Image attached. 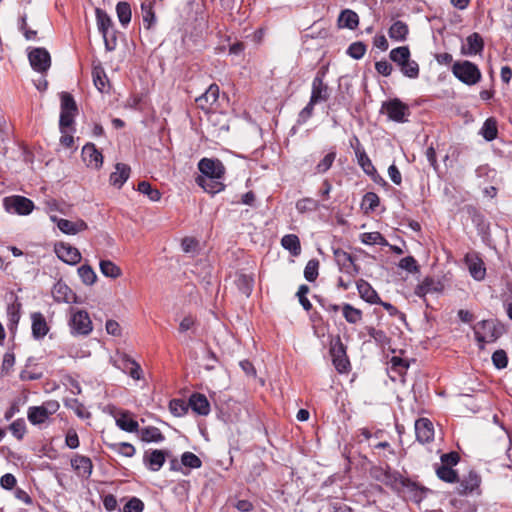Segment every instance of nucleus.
Masks as SVG:
<instances>
[{"instance_id":"30","label":"nucleus","mask_w":512,"mask_h":512,"mask_svg":"<svg viewBox=\"0 0 512 512\" xmlns=\"http://www.w3.org/2000/svg\"><path fill=\"white\" fill-rule=\"evenodd\" d=\"M359 25V16L358 14L351 9H344L341 11L338 17V26L340 28H347L350 30H354Z\"/></svg>"},{"instance_id":"6","label":"nucleus","mask_w":512,"mask_h":512,"mask_svg":"<svg viewBox=\"0 0 512 512\" xmlns=\"http://www.w3.org/2000/svg\"><path fill=\"white\" fill-rule=\"evenodd\" d=\"M3 205L7 212L18 215H28L34 209L33 201L20 195L5 197L3 199Z\"/></svg>"},{"instance_id":"17","label":"nucleus","mask_w":512,"mask_h":512,"mask_svg":"<svg viewBox=\"0 0 512 512\" xmlns=\"http://www.w3.org/2000/svg\"><path fill=\"white\" fill-rule=\"evenodd\" d=\"M470 275L477 281L483 280L486 275V268L482 259L475 253L467 254L464 258Z\"/></svg>"},{"instance_id":"18","label":"nucleus","mask_w":512,"mask_h":512,"mask_svg":"<svg viewBox=\"0 0 512 512\" xmlns=\"http://www.w3.org/2000/svg\"><path fill=\"white\" fill-rule=\"evenodd\" d=\"M31 322L32 337L35 340L43 339L50 330L44 315L41 312L32 313Z\"/></svg>"},{"instance_id":"42","label":"nucleus","mask_w":512,"mask_h":512,"mask_svg":"<svg viewBox=\"0 0 512 512\" xmlns=\"http://www.w3.org/2000/svg\"><path fill=\"white\" fill-rule=\"evenodd\" d=\"M411 57L410 49L408 46H400L394 48L389 53V58L399 67L403 66L405 62Z\"/></svg>"},{"instance_id":"50","label":"nucleus","mask_w":512,"mask_h":512,"mask_svg":"<svg viewBox=\"0 0 512 512\" xmlns=\"http://www.w3.org/2000/svg\"><path fill=\"white\" fill-rule=\"evenodd\" d=\"M78 275L81 281L88 286L93 285L97 280L95 271L88 264H83L78 268Z\"/></svg>"},{"instance_id":"15","label":"nucleus","mask_w":512,"mask_h":512,"mask_svg":"<svg viewBox=\"0 0 512 512\" xmlns=\"http://www.w3.org/2000/svg\"><path fill=\"white\" fill-rule=\"evenodd\" d=\"M52 296L58 303H79L78 297L62 280L57 281L52 288Z\"/></svg>"},{"instance_id":"22","label":"nucleus","mask_w":512,"mask_h":512,"mask_svg":"<svg viewBox=\"0 0 512 512\" xmlns=\"http://www.w3.org/2000/svg\"><path fill=\"white\" fill-rule=\"evenodd\" d=\"M484 49V41L482 36L474 32L466 38V44L462 45L461 53L463 55L472 56L480 54Z\"/></svg>"},{"instance_id":"59","label":"nucleus","mask_w":512,"mask_h":512,"mask_svg":"<svg viewBox=\"0 0 512 512\" xmlns=\"http://www.w3.org/2000/svg\"><path fill=\"white\" fill-rule=\"evenodd\" d=\"M319 261L311 259L307 262L304 269V277L308 282H314L319 275Z\"/></svg>"},{"instance_id":"40","label":"nucleus","mask_w":512,"mask_h":512,"mask_svg":"<svg viewBox=\"0 0 512 512\" xmlns=\"http://www.w3.org/2000/svg\"><path fill=\"white\" fill-rule=\"evenodd\" d=\"M480 134L488 142L495 140L498 136V128H497L496 119L493 117L486 119L485 122L483 123L481 130H480Z\"/></svg>"},{"instance_id":"57","label":"nucleus","mask_w":512,"mask_h":512,"mask_svg":"<svg viewBox=\"0 0 512 512\" xmlns=\"http://www.w3.org/2000/svg\"><path fill=\"white\" fill-rule=\"evenodd\" d=\"M77 114H74V113H67V112H64V113H61L60 112V119H59V130L60 132H65V131H75V128H74V122H75V116Z\"/></svg>"},{"instance_id":"13","label":"nucleus","mask_w":512,"mask_h":512,"mask_svg":"<svg viewBox=\"0 0 512 512\" xmlns=\"http://www.w3.org/2000/svg\"><path fill=\"white\" fill-rule=\"evenodd\" d=\"M457 482L456 491L459 495H468L474 492L480 494L481 477L476 471H469L467 475Z\"/></svg>"},{"instance_id":"25","label":"nucleus","mask_w":512,"mask_h":512,"mask_svg":"<svg viewBox=\"0 0 512 512\" xmlns=\"http://www.w3.org/2000/svg\"><path fill=\"white\" fill-rule=\"evenodd\" d=\"M189 407L198 415L206 416L210 413V403L201 393H193L189 398Z\"/></svg>"},{"instance_id":"26","label":"nucleus","mask_w":512,"mask_h":512,"mask_svg":"<svg viewBox=\"0 0 512 512\" xmlns=\"http://www.w3.org/2000/svg\"><path fill=\"white\" fill-rule=\"evenodd\" d=\"M356 286L359 296L367 303L376 304L381 302V298L369 282L360 279L356 282Z\"/></svg>"},{"instance_id":"2","label":"nucleus","mask_w":512,"mask_h":512,"mask_svg":"<svg viewBox=\"0 0 512 512\" xmlns=\"http://www.w3.org/2000/svg\"><path fill=\"white\" fill-rule=\"evenodd\" d=\"M369 474L374 480L383 483L394 492H401V485L403 484L405 477H403L398 471L392 470L388 464L385 466H371Z\"/></svg>"},{"instance_id":"44","label":"nucleus","mask_w":512,"mask_h":512,"mask_svg":"<svg viewBox=\"0 0 512 512\" xmlns=\"http://www.w3.org/2000/svg\"><path fill=\"white\" fill-rule=\"evenodd\" d=\"M116 13L120 24L123 27H127L131 22L132 12L131 6L126 1H120L116 5Z\"/></svg>"},{"instance_id":"16","label":"nucleus","mask_w":512,"mask_h":512,"mask_svg":"<svg viewBox=\"0 0 512 512\" xmlns=\"http://www.w3.org/2000/svg\"><path fill=\"white\" fill-rule=\"evenodd\" d=\"M415 434L420 443H429L434 438L433 423L428 418H419L415 421Z\"/></svg>"},{"instance_id":"51","label":"nucleus","mask_w":512,"mask_h":512,"mask_svg":"<svg viewBox=\"0 0 512 512\" xmlns=\"http://www.w3.org/2000/svg\"><path fill=\"white\" fill-rule=\"evenodd\" d=\"M101 273L112 279H116L121 275V269L110 260H101L99 263Z\"/></svg>"},{"instance_id":"41","label":"nucleus","mask_w":512,"mask_h":512,"mask_svg":"<svg viewBox=\"0 0 512 512\" xmlns=\"http://www.w3.org/2000/svg\"><path fill=\"white\" fill-rule=\"evenodd\" d=\"M64 406L70 410H73L74 413L80 419H89L91 417V413L87 411L84 404L81 403L77 398H67L64 400Z\"/></svg>"},{"instance_id":"36","label":"nucleus","mask_w":512,"mask_h":512,"mask_svg":"<svg viewBox=\"0 0 512 512\" xmlns=\"http://www.w3.org/2000/svg\"><path fill=\"white\" fill-rule=\"evenodd\" d=\"M409 33L408 25L401 21H395L389 28V37L395 41H405Z\"/></svg>"},{"instance_id":"60","label":"nucleus","mask_w":512,"mask_h":512,"mask_svg":"<svg viewBox=\"0 0 512 512\" xmlns=\"http://www.w3.org/2000/svg\"><path fill=\"white\" fill-rule=\"evenodd\" d=\"M319 208V203L313 198H302L297 201L296 209L299 213H305L308 211H316Z\"/></svg>"},{"instance_id":"64","label":"nucleus","mask_w":512,"mask_h":512,"mask_svg":"<svg viewBox=\"0 0 512 512\" xmlns=\"http://www.w3.org/2000/svg\"><path fill=\"white\" fill-rule=\"evenodd\" d=\"M144 502L138 497H131L122 508V512H142Z\"/></svg>"},{"instance_id":"61","label":"nucleus","mask_w":512,"mask_h":512,"mask_svg":"<svg viewBox=\"0 0 512 512\" xmlns=\"http://www.w3.org/2000/svg\"><path fill=\"white\" fill-rule=\"evenodd\" d=\"M181 463L185 467L191 468V469H198L202 466L201 459L192 452H184L181 455Z\"/></svg>"},{"instance_id":"7","label":"nucleus","mask_w":512,"mask_h":512,"mask_svg":"<svg viewBox=\"0 0 512 512\" xmlns=\"http://www.w3.org/2000/svg\"><path fill=\"white\" fill-rule=\"evenodd\" d=\"M325 76L326 70L321 68L318 70L312 81L311 96L309 99L312 103L318 104L326 102L330 97V88L326 83H324Z\"/></svg>"},{"instance_id":"19","label":"nucleus","mask_w":512,"mask_h":512,"mask_svg":"<svg viewBox=\"0 0 512 512\" xmlns=\"http://www.w3.org/2000/svg\"><path fill=\"white\" fill-rule=\"evenodd\" d=\"M71 466L79 477L88 479L93 471L92 460L84 455H75L71 459Z\"/></svg>"},{"instance_id":"49","label":"nucleus","mask_w":512,"mask_h":512,"mask_svg":"<svg viewBox=\"0 0 512 512\" xmlns=\"http://www.w3.org/2000/svg\"><path fill=\"white\" fill-rule=\"evenodd\" d=\"M60 112L61 113L67 112V113L78 114V107H77V104L75 102V99L68 92H62L61 93Z\"/></svg>"},{"instance_id":"46","label":"nucleus","mask_w":512,"mask_h":512,"mask_svg":"<svg viewBox=\"0 0 512 512\" xmlns=\"http://www.w3.org/2000/svg\"><path fill=\"white\" fill-rule=\"evenodd\" d=\"M105 444L110 450H112L124 457H133L136 453L135 447L131 443H128V442L105 443Z\"/></svg>"},{"instance_id":"12","label":"nucleus","mask_w":512,"mask_h":512,"mask_svg":"<svg viewBox=\"0 0 512 512\" xmlns=\"http://www.w3.org/2000/svg\"><path fill=\"white\" fill-rule=\"evenodd\" d=\"M333 365L339 373H346L350 368V362L346 354V347L338 337L335 344L330 348Z\"/></svg>"},{"instance_id":"20","label":"nucleus","mask_w":512,"mask_h":512,"mask_svg":"<svg viewBox=\"0 0 512 512\" xmlns=\"http://www.w3.org/2000/svg\"><path fill=\"white\" fill-rule=\"evenodd\" d=\"M167 453L163 450L154 449L146 451L143 457L144 465L151 471H159L166 461Z\"/></svg>"},{"instance_id":"53","label":"nucleus","mask_w":512,"mask_h":512,"mask_svg":"<svg viewBox=\"0 0 512 512\" xmlns=\"http://www.w3.org/2000/svg\"><path fill=\"white\" fill-rule=\"evenodd\" d=\"M137 190L146 195L151 201L157 202L161 199V193L158 189H155L147 181H141L138 183Z\"/></svg>"},{"instance_id":"48","label":"nucleus","mask_w":512,"mask_h":512,"mask_svg":"<svg viewBox=\"0 0 512 512\" xmlns=\"http://www.w3.org/2000/svg\"><path fill=\"white\" fill-rule=\"evenodd\" d=\"M342 312L345 320L348 323L356 324L362 319V311L353 307L349 303H345L342 306Z\"/></svg>"},{"instance_id":"52","label":"nucleus","mask_w":512,"mask_h":512,"mask_svg":"<svg viewBox=\"0 0 512 512\" xmlns=\"http://www.w3.org/2000/svg\"><path fill=\"white\" fill-rule=\"evenodd\" d=\"M436 474L444 482L455 483L458 481L457 472L447 465H441L436 469Z\"/></svg>"},{"instance_id":"4","label":"nucleus","mask_w":512,"mask_h":512,"mask_svg":"<svg viewBox=\"0 0 512 512\" xmlns=\"http://www.w3.org/2000/svg\"><path fill=\"white\" fill-rule=\"evenodd\" d=\"M380 112L385 113L389 120L396 123L407 122L411 114L409 106L399 98L384 101L381 105Z\"/></svg>"},{"instance_id":"8","label":"nucleus","mask_w":512,"mask_h":512,"mask_svg":"<svg viewBox=\"0 0 512 512\" xmlns=\"http://www.w3.org/2000/svg\"><path fill=\"white\" fill-rule=\"evenodd\" d=\"M333 255L339 270L349 278H354L359 274L360 267L355 263V258L350 253L341 248H335L333 249Z\"/></svg>"},{"instance_id":"38","label":"nucleus","mask_w":512,"mask_h":512,"mask_svg":"<svg viewBox=\"0 0 512 512\" xmlns=\"http://www.w3.org/2000/svg\"><path fill=\"white\" fill-rule=\"evenodd\" d=\"M116 425L121 430L129 433L137 432L139 428L138 422L130 417V413L128 411H124L120 414L116 419Z\"/></svg>"},{"instance_id":"23","label":"nucleus","mask_w":512,"mask_h":512,"mask_svg":"<svg viewBox=\"0 0 512 512\" xmlns=\"http://www.w3.org/2000/svg\"><path fill=\"white\" fill-rule=\"evenodd\" d=\"M121 370L128 374L134 380L143 379V370L138 362L132 359L129 355L124 354L121 357Z\"/></svg>"},{"instance_id":"31","label":"nucleus","mask_w":512,"mask_h":512,"mask_svg":"<svg viewBox=\"0 0 512 512\" xmlns=\"http://www.w3.org/2000/svg\"><path fill=\"white\" fill-rule=\"evenodd\" d=\"M57 227L65 234L75 235L76 233L87 229V224L83 220L73 222L67 219H59Z\"/></svg>"},{"instance_id":"34","label":"nucleus","mask_w":512,"mask_h":512,"mask_svg":"<svg viewBox=\"0 0 512 512\" xmlns=\"http://www.w3.org/2000/svg\"><path fill=\"white\" fill-rule=\"evenodd\" d=\"M140 438L147 443H160L165 440V436L161 430L155 426H147L140 430Z\"/></svg>"},{"instance_id":"56","label":"nucleus","mask_w":512,"mask_h":512,"mask_svg":"<svg viewBox=\"0 0 512 512\" xmlns=\"http://www.w3.org/2000/svg\"><path fill=\"white\" fill-rule=\"evenodd\" d=\"M367 50V46L362 41L353 42L347 48V55L355 60L363 58Z\"/></svg>"},{"instance_id":"43","label":"nucleus","mask_w":512,"mask_h":512,"mask_svg":"<svg viewBox=\"0 0 512 512\" xmlns=\"http://www.w3.org/2000/svg\"><path fill=\"white\" fill-rule=\"evenodd\" d=\"M141 12L145 29H151L156 23V15L153 9V2H143L141 4Z\"/></svg>"},{"instance_id":"29","label":"nucleus","mask_w":512,"mask_h":512,"mask_svg":"<svg viewBox=\"0 0 512 512\" xmlns=\"http://www.w3.org/2000/svg\"><path fill=\"white\" fill-rule=\"evenodd\" d=\"M442 289L441 283L435 281L432 277H426L420 284L415 288V295L420 298H424L429 293L440 292Z\"/></svg>"},{"instance_id":"32","label":"nucleus","mask_w":512,"mask_h":512,"mask_svg":"<svg viewBox=\"0 0 512 512\" xmlns=\"http://www.w3.org/2000/svg\"><path fill=\"white\" fill-rule=\"evenodd\" d=\"M95 15L98 31L102 36H106L107 32H109L110 29L114 28V23L111 17L105 10L101 8L95 9Z\"/></svg>"},{"instance_id":"10","label":"nucleus","mask_w":512,"mask_h":512,"mask_svg":"<svg viewBox=\"0 0 512 512\" xmlns=\"http://www.w3.org/2000/svg\"><path fill=\"white\" fill-rule=\"evenodd\" d=\"M28 59L31 67L39 73L47 72L51 66L50 54L42 47L33 48L28 54Z\"/></svg>"},{"instance_id":"62","label":"nucleus","mask_w":512,"mask_h":512,"mask_svg":"<svg viewBox=\"0 0 512 512\" xmlns=\"http://www.w3.org/2000/svg\"><path fill=\"white\" fill-rule=\"evenodd\" d=\"M368 335L380 346H386L390 343V339L383 330L375 329L374 327H366Z\"/></svg>"},{"instance_id":"24","label":"nucleus","mask_w":512,"mask_h":512,"mask_svg":"<svg viewBox=\"0 0 512 512\" xmlns=\"http://www.w3.org/2000/svg\"><path fill=\"white\" fill-rule=\"evenodd\" d=\"M406 489L410 495L411 500L416 503H420L427 495L429 489L420 486L416 482L411 481L409 478H404L403 484L401 485V491Z\"/></svg>"},{"instance_id":"14","label":"nucleus","mask_w":512,"mask_h":512,"mask_svg":"<svg viewBox=\"0 0 512 512\" xmlns=\"http://www.w3.org/2000/svg\"><path fill=\"white\" fill-rule=\"evenodd\" d=\"M54 251L57 257L69 265H76L81 261V253L70 244L60 242L55 244Z\"/></svg>"},{"instance_id":"33","label":"nucleus","mask_w":512,"mask_h":512,"mask_svg":"<svg viewBox=\"0 0 512 512\" xmlns=\"http://www.w3.org/2000/svg\"><path fill=\"white\" fill-rule=\"evenodd\" d=\"M357 163L362 168L363 172L367 174L368 176H374L377 175V170L374 167L371 159L367 155L365 149H359V147L356 149Z\"/></svg>"},{"instance_id":"58","label":"nucleus","mask_w":512,"mask_h":512,"mask_svg":"<svg viewBox=\"0 0 512 512\" xmlns=\"http://www.w3.org/2000/svg\"><path fill=\"white\" fill-rule=\"evenodd\" d=\"M402 74L408 78L416 79L419 76V65L415 60H409L400 67Z\"/></svg>"},{"instance_id":"28","label":"nucleus","mask_w":512,"mask_h":512,"mask_svg":"<svg viewBox=\"0 0 512 512\" xmlns=\"http://www.w3.org/2000/svg\"><path fill=\"white\" fill-rule=\"evenodd\" d=\"M130 172L131 169L129 165L124 163H117L115 166V171L110 174V184L117 188H121L128 180Z\"/></svg>"},{"instance_id":"5","label":"nucleus","mask_w":512,"mask_h":512,"mask_svg":"<svg viewBox=\"0 0 512 512\" xmlns=\"http://www.w3.org/2000/svg\"><path fill=\"white\" fill-rule=\"evenodd\" d=\"M71 317L69 320V326L73 335L87 336L92 332V321L89 314L85 310L75 311L73 308L70 309Z\"/></svg>"},{"instance_id":"35","label":"nucleus","mask_w":512,"mask_h":512,"mask_svg":"<svg viewBox=\"0 0 512 512\" xmlns=\"http://www.w3.org/2000/svg\"><path fill=\"white\" fill-rule=\"evenodd\" d=\"M27 418L32 425H41L48 421L50 416L46 413L42 405H40L29 407L27 411Z\"/></svg>"},{"instance_id":"11","label":"nucleus","mask_w":512,"mask_h":512,"mask_svg":"<svg viewBox=\"0 0 512 512\" xmlns=\"http://www.w3.org/2000/svg\"><path fill=\"white\" fill-rule=\"evenodd\" d=\"M219 94V86L215 83L211 84L203 94L195 99L197 107L205 112L216 109Z\"/></svg>"},{"instance_id":"27","label":"nucleus","mask_w":512,"mask_h":512,"mask_svg":"<svg viewBox=\"0 0 512 512\" xmlns=\"http://www.w3.org/2000/svg\"><path fill=\"white\" fill-rule=\"evenodd\" d=\"M223 178H210V177H197L196 183L203 188V190L211 195H215L224 190L225 185L222 182Z\"/></svg>"},{"instance_id":"54","label":"nucleus","mask_w":512,"mask_h":512,"mask_svg":"<svg viewBox=\"0 0 512 512\" xmlns=\"http://www.w3.org/2000/svg\"><path fill=\"white\" fill-rule=\"evenodd\" d=\"M189 409V402L183 399H172L169 402V410L176 417L184 416Z\"/></svg>"},{"instance_id":"1","label":"nucleus","mask_w":512,"mask_h":512,"mask_svg":"<svg viewBox=\"0 0 512 512\" xmlns=\"http://www.w3.org/2000/svg\"><path fill=\"white\" fill-rule=\"evenodd\" d=\"M474 337L480 350L485 349L486 343L496 342L504 333V327L492 319L482 320L474 327Z\"/></svg>"},{"instance_id":"39","label":"nucleus","mask_w":512,"mask_h":512,"mask_svg":"<svg viewBox=\"0 0 512 512\" xmlns=\"http://www.w3.org/2000/svg\"><path fill=\"white\" fill-rule=\"evenodd\" d=\"M337 156L336 148L331 147L329 152L318 162L314 168V174H324L332 167Z\"/></svg>"},{"instance_id":"47","label":"nucleus","mask_w":512,"mask_h":512,"mask_svg":"<svg viewBox=\"0 0 512 512\" xmlns=\"http://www.w3.org/2000/svg\"><path fill=\"white\" fill-rule=\"evenodd\" d=\"M21 303L14 302L7 306L8 327L10 330L16 329L20 320Z\"/></svg>"},{"instance_id":"63","label":"nucleus","mask_w":512,"mask_h":512,"mask_svg":"<svg viewBox=\"0 0 512 512\" xmlns=\"http://www.w3.org/2000/svg\"><path fill=\"white\" fill-rule=\"evenodd\" d=\"M197 328V320L192 315L185 316L179 323L178 331L181 334L187 333L191 331L195 333Z\"/></svg>"},{"instance_id":"55","label":"nucleus","mask_w":512,"mask_h":512,"mask_svg":"<svg viewBox=\"0 0 512 512\" xmlns=\"http://www.w3.org/2000/svg\"><path fill=\"white\" fill-rule=\"evenodd\" d=\"M380 203L379 196L374 192H367L362 199L361 208L367 213L375 211Z\"/></svg>"},{"instance_id":"9","label":"nucleus","mask_w":512,"mask_h":512,"mask_svg":"<svg viewBox=\"0 0 512 512\" xmlns=\"http://www.w3.org/2000/svg\"><path fill=\"white\" fill-rule=\"evenodd\" d=\"M201 175L198 177L224 178L225 167L219 159L202 158L198 162Z\"/></svg>"},{"instance_id":"37","label":"nucleus","mask_w":512,"mask_h":512,"mask_svg":"<svg viewBox=\"0 0 512 512\" xmlns=\"http://www.w3.org/2000/svg\"><path fill=\"white\" fill-rule=\"evenodd\" d=\"M281 245L288 250L292 256H298L301 253V244L299 237L295 234H286L281 239Z\"/></svg>"},{"instance_id":"3","label":"nucleus","mask_w":512,"mask_h":512,"mask_svg":"<svg viewBox=\"0 0 512 512\" xmlns=\"http://www.w3.org/2000/svg\"><path fill=\"white\" fill-rule=\"evenodd\" d=\"M451 71L455 78L468 86L476 85L482 78L479 67L468 60L455 61L451 67Z\"/></svg>"},{"instance_id":"21","label":"nucleus","mask_w":512,"mask_h":512,"mask_svg":"<svg viewBox=\"0 0 512 512\" xmlns=\"http://www.w3.org/2000/svg\"><path fill=\"white\" fill-rule=\"evenodd\" d=\"M82 157L89 167L99 169L103 164L102 153L93 143H87L83 146Z\"/></svg>"},{"instance_id":"45","label":"nucleus","mask_w":512,"mask_h":512,"mask_svg":"<svg viewBox=\"0 0 512 512\" xmlns=\"http://www.w3.org/2000/svg\"><path fill=\"white\" fill-rule=\"evenodd\" d=\"M237 289L246 297H249L253 291L254 278L251 275L240 274L236 279Z\"/></svg>"}]
</instances>
